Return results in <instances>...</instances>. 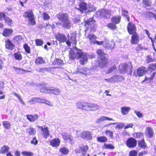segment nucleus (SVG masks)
Here are the masks:
<instances>
[{
  "mask_svg": "<svg viewBox=\"0 0 156 156\" xmlns=\"http://www.w3.org/2000/svg\"><path fill=\"white\" fill-rule=\"evenodd\" d=\"M28 19V26H33L36 24V22L35 16Z\"/></svg>",
  "mask_w": 156,
  "mask_h": 156,
  "instance_id": "7c9ffc66",
  "label": "nucleus"
},
{
  "mask_svg": "<svg viewBox=\"0 0 156 156\" xmlns=\"http://www.w3.org/2000/svg\"><path fill=\"white\" fill-rule=\"evenodd\" d=\"M60 143L58 138H55L52 140L50 142V144L53 147H57L59 146Z\"/></svg>",
  "mask_w": 156,
  "mask_h": 156,
  "instance_id": "cd10ccee",
  "label": "nucleus"
},
{
  "mask_svg": "<svg viewBox=\"0 0 156 156\" xmlns=\"http://www.w3.org/2000/svg\"><path fill=\"white\" fill-rule=\"evenodd\" d=\"M156 68V63L151 64L148 66V69L149 70H154Z\"/></svg>",
  "mask_w": 156,
  "mask_h": 156,
  "instance_id": "3c124183",
  "label": "nucleus"
},
{
  "mask_svg": "<svg viewBox=\"0 0 156 156\" xmlns=\"http://www.w3.org/2000/svg\"><path fill=\"white\" fill-rule=\"evenodd\" d=\"M105 43L103 44V46L105 48L108 49H112L115 46V43L113 41L110 42L107 40L106 39H105Z\"/></svg>",
  "mask_w": 156,
  "mask_h": 156,
  "instance_id": "f8f14e48",
  "label": "nucleus"
},
{
  "mask_svg": "<svg viewBox=\"0 0 156 156\" xmlns=\"http://www.w3.org/2000/svg\"><path fill=\"white\" fill-rule=\"evenodd\" d=\"M88 149V147L87 145L84 146L82 145L79 147V149L77 148L76 149L75 151L76 153H80L82 152H85Z\"/></svg>",
  "mask_w": 156,
  "mask_h": 156,
  "instance_id": "c756f323",
  "label": "nucleus"
},
{
  "mask_svg": "<svg viewBox=\"0 0 156 156\" xmlns=\"http://www.w3.org/2000/svg\"><path fill=\"white\" fill-rule=\"evenodd\" d=\"M59 151L63 154L66 155L69 152L68 149L66 147H63L60 148Z\"/></svg>",
  "mask_w": 156,
  "mask_h": 156,
  "instance_id": "c03bdc74",
  "label": "nucleus"
},
{
  "mask_svg": "<svg viewBox=\"0 0 156 156\" xmlns=\"http://www.w3.org/2000/svg\"><path fill=\"white\" fill-rule=\"evenodd\" d=\"M62 136L64 140L69 143H72L73 140V136L67 133L62 134Z\"/></svg>",
  "mask_w": 156,
  "mask_h": 156,
  "instance_id": "dca6fc26",
  "label": "nucleus"
},
{
  "mask_svg": "<svg viewBox=\"0 0 156 156\" xmlns=\"http://www.w3.org/2000/svg\"><path fill=\"white\" fill-rule=\"evenodd\" d=\"M143 49V48L140 44H138L137 45L135 48V50L136 52L138 53L139 51H141Z\"/></svg>",
  "mask_w": 156,
  "mask_h": 156,
  "instance_id": "e2e57ef3",
  "label": "nucleus"
},
{
  "mask_svg": "<svg viewBox=\"0 0 156 156\" xmlns=\"http://www.w3.org/2000/svg\"><path fill=\"white\" fill-rule=\"evenodd\" d=\"M137 144L136 140L133 138H129L126 141V145L129 148L135 147Z\"/></svg>",
  "mask_w": 156,
  "mask_h": 156,
  "instance_id": "9d476101",
  "label": "nucleus"
},
{
  "mask_svg": "<svg viewBox=\"0 0 156 156\" xmlns=\"http://www.w3.org/2000/svg\"><path fill=\"white\" fill-rule=\"evenodd\" d=\"M23 39L22 36L21 35H17L13 37V40L15 42H19Z\"/></svg>",
  "mask_w": 156,
  "mask_h": 156,
  "instance_id": "6e6d98bb",
  "label": "nucleus"
},
{
  "mask_svg": "<svg viewBox=\"0 0 156 156\" xmlns=\"http://www.w3.org/2000/svg\"><path fill=\"white\" fill-rule=\"evenodd\" d=\"M35 63L37 65H39L46 63V60L45 58L39 56L35 58Z\"/></svg>",
  "mask_w": 156,
  "mask_h": 156,
  "instance_id": "a878e982",
  "label": "nucleus"
},
{
  "mask_svg": "<svg viewBox=\"0 0 156 156\" xmlns=\"http://www.w3.org/2000/svg\"><path fill=\"white\" fill-rule=\"evenodd\" d=\"M146 71V68L144 66H142L137 69V73L138 76H141L145 74Z\"/></svg>",
  "mask_w": 156,
  "mask_h": 156,
  "instance_id": "aec40b11",
  "label": "nucleus"
},
{
  "mask_svg": "<svg viewBox=\"0 0 156 156\" xmlns=\"http://www.w3.org/2000/svg\"><path fill=\"white\" fill-rule=\"evenodd\" d=\"M107 138L105 136H101L97 138V140L100 142H105L107 140Z\"/></svg>",
  "mask_w": 156,
  "mask_h": 156,
  "instance_id": "4d7b16f0",
  "label": "nucleus"
},
{
  "mask_svg": "<svg viewBox=\"0 0 156 156\" xmlns=\"http://www.w3.org/2000/svg\"><path fill=\"white\" fill-rule=\"evenodd\" d=\"M23 47L27 53L30 54V48L27 44H24L23 45Z\"/></svg>",
  "mask_w": 156,
  "mask_h": 156,
  "instance_id": "a19ab883",
  "label": "nucleus"
},
{
  "mask_svg": "<svg viewBox=\"0 0 156 156\" xmlns=\"http://www.w3.org/2000/svg\"><path fill=\"white\" fill-rule=\"evenodd\" d=\"M130 110V108L128 107H122L121 108V112L123 115L127 114Z\"/></svg>",
  "mask_w": 156,
  "mask_h": 156,
  "instance_id": "e433bc0d",
  "label": "nucleus"
},
{
  "mask_svg": "<svg viewBox=\"0 0 156 156\" xmlns=\"http://www.w3.org/2000/svg\"><path fill=\"white\" fill-rule=\"evenodd\" d=\"M6 17V15L4 12H0V20H2L3 19L4 20Z\"/></svg>",
  "mask_w": 156,
  "mask_h": 156,
  "instance_id": "69168bd1",
  "label": "nucleus"
},
{
  "mask_svg": "<svg viewBox=\"0 0 156 156\" xmlns=\"http://www.w3.org/2000/svg\"><path fill=\"white\" fill-rule=\"evenodd\" d=\"M37 127L40 128L43 132V137L44 138H47L48 136H49L50 134L49 133V131L48 130V128L47 127H45L44 126V128L42 126H38Z\"/></svg>",
  "mask_w": 156,
  "mask_h": 156,
  "instance_id": "f3484780",
  "label": "nucleus"
},
{
  "mask_svg": "<svg viewBox=\"0 0 156 156\" xmlns=\"http://www.w3.org/2000/svg\"><path fill=\"white\" fill-rule=\"evenodd\" d=\"M127 29L129 34L137 33L136 25L132 22H129L128 23Z\"/></svg>",
  "mask_w": 156,
  "mask_h": 156,
  "instance_id": "423d86ee",
  "label": "nucleus"
},
{
  "mask_svg": "<svg viewBox=\"0 0 156 156\" xmlns=\"http://www.w3.org/2000/svg\"><path fill=\"white\" fill-rule=\"evenodd\" d=\"M21 153L23 155L27 156H31L33 154L32 152L30 151H22Z\"/></svg>",
  "mask_w": 156,
  "mask_h": 156,
  "instance_id": "13d9d810",
  "label": "nucleus"
},
{
  "mask_svg": "<svg viewBox=\"0 0 156 156\" xmlns=\"http://www.w3.org/2000/svg\"><path fill=\"white\" fill-rule=\"evenodd\" d=\"M9 147L5 145L2 147L0 150V153L4 154L7 152L9 150Z\"/></svg>",
  "mask_w": 156,
  "mask_h": 156,
  "instance_id": "a18cd8bd",
  "label": "nucleus"
},
{
  "mask_svg": "<svg viewBox=\"0 0 156 156\" xmlns=\"http://www.w3.org/2000/svg\"><path fill=\"white\" fill-rule=\"evenodd\" d=\"M71 37L69 38V40H70L71 42L76 45L77 43V41L76 40V35L74 33L70 34Z\"/></svg>",
  "mask_w": 156,
  "mask_h": 156,
  "instance_id": "c9c22d12",
  "label": "nucleus"
},
{
  "mask_svg": "<svg viewBox=\"0 0 156 156\" xmlns=\"http://www.w3.org/2000/svg\"><path fill=\"white\" fill-rule=\"evenodd\" d=\"M100 16L105 19H108L111 15L110 11L108 9H102L100 12Z\"/></svg>",
  "mask_w": 156,
  "mask_h": 156,
  "instance_id": "0eeeda50",
  "label": "nucleus"
},
{
  "mask_svg": "<svg viewBox=\"0 0 156 156\" xmlns=\"http://www.w3.org/2000/svg\"><path fill=\"white\" fill-rule=\"evenodd\" d=\"M27 131L30 135H33L36 133L35 129L31 127L28 128Z\"/></svg>",
  "mask_w": 156,
  "mask_h": 156,
  "instance_id": "ea45409f",
  "label": "nucleus"
},
{
  "mask_svg": "<svg viewBox=\"0 0 156 156\" xmlns=\"http://www.w3.org/2000/svg\"><path fill=\"white\" fill-rule=\"evenodd\" d=\"M81 137L83 139H87L90 140L92 138V136L91 133L88 131L83 132L81 134Z\"/></svg>",
  "mask_w": 156,
  "mask_h": 156,
  "instance_id": "6ab92c4d",
  "label": "nucleus"
},
{
  "mask_svg": "<svg viewBox=\"0 0 156 156\" xmlns=\"http://www.w3.org/2000/svg\"><path fill=\"white\" fill-rule=\"evenodd\" d=\"M13 30L12 29L5 28L2 33V35L5 37H9L13 34Z\"/></svg>",
  "mask_w": 156,
  "mask_h": 156,
  "instance_id": "a211bd4d",
  "label": "nucleus"
},
{
  "mask_svg": "<svg viewBox=\"0 0 156 156\" xmlns=\"http://www.w3.org/2000/svg\"><path fill=\"white\" fill-rule=\"evenodd\" d=\"M128 12L127 10L124 9H122V15L126 18V20L128 21H130V17L129 16L128 14Z\"/></svg>",
  "mask_w": 156,
  "mask_h": 156,
  "instance_id": "f704fd0d",
  "label": "nucleus"
},
{
  "mask_svg": "<svg viewBox=\"0 0 156 156\" xmlns=\"http://www.w3.org/2000/svg\"><path fill=\"white\" fill-rule=\"evenodd\" d=\"M116 69L117 67L116 65H114L108 69L107 73L108 74H109L113 72L114 71L116 70Z\"/></svg>",
  "mask_w": 156,
  "mask_h": 156,
  "instance_id": "09e8293b",
  "label": "nucleus"
},
{
  "mask_svg": "<svg viewBox=\"0 0 156 156\" xmlns=\"http://www.w3.org/2000/svg\"><path fill=\"white\" fill-rule=\"evenodd\" d=\"M137 152L136 150H133L130 152L129 156H137Z\"/></svg>",
  "mask_w": 156,
  "mask_h": 156,
  "instance_id": "338daca9",
  "label": "nucleus"
},
{
  "mask_svg": "<svg viewBox=\"0 0 156 156\" xmlns=\"http://www.w3.org/2000/svg\"><path fill=\"white\" fill-rule=\"evenodd\" d=\"M42 17L43 19L44 20H49L50 18V16L49 14L46 12H44L42 13Z\"/></svg>",
  "mask_w": 156,
  "mask_h": 156,
  "instance_id": "8fccbe9b",
  "label": "nucleus"
},
{
  "mask_svg": "<svg viewBox=\"0 0 156 156\" xmlns=\"http://www.w3.org/2000/svg\"><path fill=\"white\" fill-rule=\"evenodd\" d=\"M5 48L8 50L12 51L15 48V45L9 39H7L5 41Z\"/></svg>",
  "mask_w": 156,
  "mask_h": 156,
  "instance_id": "9b49d317",
  "label": "nucleus"
},
{
  "mask_svg": "<svg viewBox=\"0 0 156 156\" xmlns=\"http://www.w3.org/2000/svg\"><path fill=\"white\" fill-rule=\"evenodd\" d=\"M138 145L139 146L143 149H146L147 147V145H146L144 141V140H141L138 141Z\"/></svg>",
  "mask_w": 156,
  "mask_h": 156,
  "instance_id": "37998d69",
  "label": "nucleus"
},
{
  "mask_svg": "<svg viewBox=\"0 0 156 156\" xmlns=\"http://www.w3.org/2000/svg\"><path fill=\"white\" fill-rule=\"evenodd\" d=\"M76 54L77 58H80V64L82 65L85 64L88 60L87 55L83 52L81 50L75 48Z\"/></svg>",
  "mask_w": 156,
  "mask_h": 156,
  "instance_id": "7ed1b4c3",
  "label": "nucleus"
},
{
  "mask_svg": "<svg viewBox=\"0 0 156 156\" xmlns=\"http://www.w3.org/2000/svg\"><path fill=\"white\" fill-rule=\"evenodd\" d=\"M134 112L137 117L139 118L143 117V114L142 113H141L140 112L136 110H135L134 111Z\"/></svg>",
  "mask_w": 156,
  "mask_h": 156,
  "instance_id": "052dcab7",
  "label": "nucleus"
},
{
  "mask_svg": "<svg viewBox=\"0 0 156 156\" xmlns=\"http://www.w3.org/2000/svg\"><path fill=\"white\" fill-rule=\"evenodd\" d=\"M147 132L148 136L151 137L153 136V132L152 129L151 127H148L147 129Z\"/></svg>",
  "mask_w": 156,
  "mask_h": 156,
  "instance_id": "603ef678",
  "label": "nucleus"
},
{
  "mask_svg": "<svg viewBox=\"0 0 156 156\" xmlns=\"http://www.w3.org/2000/svg\"><path fill=\"white\" fill-rule=\"evenodd\" d=\"M116 24L115 23L113 22L107 24V27L112 30H115L117 28Z\"/></svg>",
  "mask_w": 156,
  "mask_h": 156,
  "instance_id": "79ce46f5",
  "label": "nucleus"
},
{
  "mask_svg": "<svg viewBox=\"0 0 156 156\" xmlns=\"http://www.w3.org/2000/svg\"><path fill=\"white\" fill-rule=\"evenodd\" d=\"M106 120H108L109 121H114V120L112 118L105 116H101L100 118L97 119L96 120L95 122L96 123L98 124L100 123L101 122H102Z\"/></svg>",
  "mask_w": 156,
  "mask_h": 156,
  "instance_id": "5701e85b",
  "label": "nucleus"
},
{
  "mask_svg": "<svg viewBox=\"0 0 156 156\" xmlns=\"http://www.w3.org/2000/svg\"><path fill=\"white\" fill-rule=\"evenodd\" d=\"M35 100H37V102L45 103L50 106H52L53 104L48 101L44 98H33Z\"/></svg>",
  "mask_w": 156,
  "mask_h": 156,
  "instance_id": "b1692460",
  "label": "nucleus"
},
{
  "mask_svg": "<svg viewBox=\"0 0 156 156\" xmlns=\"http://www.w3.org/2000/svg\"><path fill=\"white\" fill-rule=\"evenodd\" d=\"M87 9V4L84 2H82L79 4V8L78 10L81 12H83L84 11H86Z\"/></svg>",
  "mask_w": 156,
  "mask_h": 156,
  "instance_id": "393cba45",
  "label": "nucleus"
},
{
  "mask_svg": "<svg viewBox=\"0 0 156 156\" xmlns=\"http://www.w3.org/2000/svg\"><path fill=\"white\" fill-rule=\"evenodd\" d=\"M87 103L85 102H78L76 103V106L77 108L86 110H87Z\"/></svg>",
  "mask_w": 156,
  "mask_h": 156,
  "instance_id": "bb28decb",
  "label": "nucleus"
},
{
  "mask_svg": "<svg viewBox=\"0 0 156 156\" xmlns=\"http://www.w3.org/2000/svg\"><path fill=\"white\" fill-rule=\"evenodd\" d=\"M55 37L59 43L65 42L67 40L66 35L60 33H58L55 35Z\"/></svg>",
  "mask_w": 156,
  "mask_h": 156,
  "instance_id": "6e6552de",
  "label": "nucleus"
},
{
  "mask_svg": "<svg viewBox=\"0 0 156 156\" xmlns=\"http://www.w3.org/2000/svg\"><path fill=\"white\" fill-rule=\"evenodd\" d=\"M87 110L91 111H95L100 109V106L94 103H87Z\"/></svg>",
  "mask_w": 156,
  "mask_h": 156,
  "instance_id": "2eb2a0df",
  "label": "nucleus"
},
{
  "mask_svg": "<svg viewBox=\"0 0 156 156\" xmlns=\"http://www.w3.org/2000/svg\"><path fill=\"white\" fill-rule=\"evenodd\" d=\"M52 64L53 66H56L55 68H61V66L64 65L63 61L59 58H56L52 62Z\"/></svg>",
  "mask_w": 156,
  "mask_h": 156,
  "instance_id": "ddd939ff",
  "label": "nucleus"
},
{
  "mask_svg": "<svg viewBox=\"0 0 156 156\" xmlns=\"http://www.w3.org/2000/svg\"><path fill=\"white\" fill-rule=\"evenodd\" d=\"M41 92L45 93L53 94L56 95H60L61 91L59 89L55 87H48L43 86H41L40 87Z\"/></svg>",
  "mask_w": 156,
  "mask_h": 156,
  "instance_id": "f03ea898",
  "label": "nucleus"
},
{
  "mask_svg": "<svg viewBox=\"0 0 156 156\" xmlns=\"http://www.w3.org/2000/svg\"><path fill=\"white\" fill-rule=\"evenodd\" d=\"M35 16L34 12L31 9H29L25 11L23 16L26 19H28Z\"/></svg>",
  "mask_w": 156,
  "mask_h": 156,
  "instance_id": "4468645a",
  "label": "nucleus"
},
{
  "mask_svg": "<svg viewBox=\"0 0 156 156\" xmlns=\"http://www.w3.org/2000/svg\"><path fill=\"white\" fill-rule=\"evenodd\" d=\"M76 54V51H71L70 52L69 58L73 60L75 58H77Z\"/></svg>",
  "mask_w": 156,
  "mask_h": 156,
  "instance_id": "de8ad7c7",
  "label": "nucleus"
},
{
  "mask_svg": "<svg viewBox=\"0 0 156 156\" xmlns=\"http://www.w3.org/2000/svg\"><path fill=\"white\" fill-rule=\"evenodd\" d=\"M39 118V115L37 114L33 115H27V118L28 120L31 122H33L36 121Z\"/></svg>",
  "mask_w": 156,
  "mask_h": 156,
  "instance_id": "4be33fe9",
  "label": "nucleus"
},
{
  "mask_svg": "<svg viewBox=\"0 0 156 156\" xmlns=\"http://www.w3.org/2000/svg\"><path fill=\"white\" fill-rule=\"evenodd\" d=\"M156 73V72H154L152 73L150 72V73H148V74L150 75V76L149 77H147V76H145L144 79L142 81V82L144 83L146 81L152 80L154 78Z\"/></svg>",
  "mask_w": 156,
  "mask_h": 156,
  "instance_id": "c85d7f7f",
  "label": "nucleus"
},
{
  "mask_svg": "<svg viewBox=\"0 0 156 156\" xmlns=\"http://www.w3.org/2000/svg\"><path fill=\"white\" fill-rule=\"evenodd\" d=\"M5 23L9 26L12 27L13 25V22L12 20L9 17H6L4 19Z\"/></svg>",
  "mask_w": 156,
  "mask_h": 156,
  "instance_id": "58836bf2",
  "label": "nucleus"
},
{
  "mask_svg": "<svg viewBox=\"0 0 156 156\" xmlns=\"http://www.w3.org/2000/svg\"><path fill=\"white\" fill-rule=\"evenodd\" d=\"M121 66V67L119 70L120 73L125 74L126 73L128 74H131L133 68L131 63H124L122 64Z\"/></svg>",
  "mask_w": 156,
  "mask_h": 156,
  "instance_id": "20e7f679",
  "label": "nucleus"
},
{
  "mask_svg": "<svg viewBox=\"0 0 156 156\" xmlns=\"http://www.w3.org/2000/svg\"><path fill=\"white\" fill-rule=\"evenodd\" d=\"M121 20V16L120 15H115L112 17L111 19L112 22H113L116 24L120 23Z\"/></svg>",
  "mask_w": 156,
  "mask_h": 156,
  "instance_id": "412c9836",
  "label": "nucleus"
},
{
  "mask_svg": "<svg viewBox=\"0 0 156 156\" xmlns=\"http://www.w3.org/2000/svg\"><path fill=\"white\" fill-rule=\"evenodd\" d=\"M117 125L115 127V128L122 129L125 126L124 124L123 123H117Z\"/></svg>",
  "mask_w": 156,
  "mask_h": 156,
  "instance_id": "680f3d73",
  "label": "nucleus"
},
{
  "mask_svg": "<svg viewBox=\"0 0 156 156\" xmlns=\"http://www.w3.org/2000/svg\"><path fill=\"white\" fill-rule=\"evenodd\" d=\"M130 43L132 44H138L139 42V36L137 33L131 34Z\"/></svg>",
  "mask_w": 156,
  "mask_h": 156,
  "instance_id": "1a4fd4ad",
  "label": "nucleus"
},
{
  "mask_svg": "<svg viewBox=\"0 0 156 156\" xmlns=\"http://www.w3.org/2000/svg\"><path fill=\"white\" fill-rule=\"evenodd\" d=\"M87 38L89 39V41L94 44V42L97 38V37L94 34H89L87 36Z\"/></svg>",
  "mask_w": 156,
  "mask_h": 156,
  "instance_id": "4c0bfd02",
  "label": "nucleus"
},
{
  "mask_svg": "<svg viewBox=\"0 0 156 156\" xmlns=\"http://www.w3.org/2000/svg\"><path fill=\"white\" fill-rule=\"evenodd\" d=\"M108 63V56L99 58L98 61V66L101 69L106 66Z\"/></svg>",
  "mask_w": 156,
  "mask_h": 156,
  "instance_id": "39448f33",
  "label": "nucleus"
},
{
  "mask_svg": "<svg viewBox=\"0 0 156 156\" xmlns=\"http://www.w3.org/2000/svg\"><path fill=\"white\" fill-rule=\"evenodd\" d=\"M115 78L117 79L118 81H121L125 79V78L122 76H119L118 75H115L114 76Z\"/></svg>",
  "mask_w": 156,
  "mask_h": 156,
  "instance_id": "0e129e2a",
  "label": "nucleus"
},
{
  "mask_svg": "<svg viewBox=\"0 0 156 156\" xmlns=\"http://www.w3.org/2000/svg\"><path fill=\"white\" fill-rule=\"evenodd\" d=\"M36 45L37 46H42L43 44V41L40 39H36L35 40Z\"/></svg>",
  "mask_w": 156,
  "mask_h": 156,
  "instance_id": "5fc2aeb1",
  "label": "nucleus"
},
{
  "mask_svg": "<svg viewBox=\"0 0 156 156\" xmlns=\"http://www.w3.org/2000/svg\"><path fill=\"white\" fill-rule=\"evenodd\" d=\"M95 22V21L94 20L93 17L89 18L86 20L84 21L85 23V25H87V26L90 25L91 26L92 25H94Z\"/></svg>",
  "mask_w": 156,
  "mask_h": 156,
  "instance_id": "2f4dec72",
  "label": "nucleus"
},
{
  "mask_svg": "<svg viewBox=\"0 0 156 156\" xmlns=\"http://www.w3.org/2000/svg\"><path fill=\"white\" fill-rule=\"evenodd\" d=\"M13 56L15 59L18 61L21 60L23 59L22 55L20 51L14 53Z\"/></svg>",
  "mask_w": 156,
  "mask_h": 156,
  "instance_id": "72a5a7b5",
  "label": "nucleus"
},
{
  "mask_svg": "<svg viewBox=\"0 0 156 156\" xmlns=\"http://www.w3.org/2000/svg\"><path fill=\"white\" fill-rule=\"evenodd\" d=\"M105 133L107 135L109 136L111 138H113L112 132L109 130H106Z\"/></svg>",
  "mask_w": 156,
  "mask_h": 156,
  "instance_id": "bf43d9fd",
  "label": "nucleus"
},
{
  "mask_svg": "<svg viewBox=\"0 0 156 156\" xmlns=\"http://www.w3.org/2000/svg\"><path fill=\"white\" fill-rule=\"evenodd\" d=\"M96 53L99 57V58L108 56L107 54L105 53L104 51L101 49H97Z\"/></svg>",
  "mask_w": 156,
  "mask_h": 156,
  "instance_id": "473e14b6",
  "label": "nucleus"
},
{
  "mask_svg": "<svg viewBox=\"0 0 156 156\" xmlns=\"http://www.w3.org/2000/svg\"><path fill=\"white\" fill-rule=\"evenodd\" d=\"M57 18L62 23V26L67 29H69L71 26V21L69 19L68 15L67 13L61 12L58 14Z\"/></svg>",
  "mask_w": 156,
  "mask_h": 156,
  "instance_id": "f257e3e1",
  "label": "nucleus"
},
{
  "mask_svg": "<svg viewBox=\"0 0 156 156\" xmlns=\"http://www.w3.org/2000/svg\"><path fill=\"white\" fill-rule=\"evenodd\" d=\"M142 134L141 133H138L134 134V136L137 138L142 137Z\"/></svg>",
  "mask_w": 156,
  "mask_h": 156,
  "instance_id": "774afa93",
  "label": "nucleus"
},
{
  "mask_svg": "<svg viewBox=\"0 0 156 156\" xmlns=\"http://www.w3.org/2000/svg\"><path fill=\"white\" fill-rule=\"evenodd\" d=\"M2 124L3 126L7 129H8L11 126L10 123L7 121H3L2 122Z\"/></svg>",
  "mask_w": 156,
  "mask_h": 156,
  "instance_id": "864d4df0",
  "label": "nucleus"
},
{
  "mask_svg": "<svg viewBox=\"0 0 156 156\" xmlns=\"http://www.w3.org/2000/svg\"><path fill=\"white\" fill-rule=\"evenodd\" d=\"M151 3L152 2L151 0H142L143 4L146 6H151Z\"/></svg>",
  "mask_w": 156,
  "mask_h": 156,
  "instance_id": "49530a36",
  "label": "nucleus"
}]
</instances>
